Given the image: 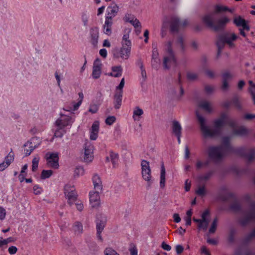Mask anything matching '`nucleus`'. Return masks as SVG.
Masks as SVG:
<instances>
[{"mask_svg":"<svg viewBox=\"0 0 255 255\" xmlns=\"http://www.w3.org/2000/svg\"><path fill=\"white\" fill-rule=\"evenodd\" d=\"M172 47L173 43L170 41L164 44L165 54L163 59V66L165 70H169L170 68L176 65V59L173 51Z\"/></svg>","mask_w":255,"mask_h":255,"instance_id":"obj_1","label":"nucleus"},{"mask_svg":"<svg viewBox=\"0 0 255 255\" xmlns=\"http://www.w3.org/2000/svg\"><path fill=\"white\" fill-rule=\"evenodd\" d=\"M128 34H125L123 37L122 47L120 49H116L114 51V57L116 59L120 58L127 59L129 57L131 50V42Z\"/></svg>","mask_w":255,"mask_h":255,"instance_id":"obj_2","label":"nucleus"},{"mask_svg":"<svg viewBox=\"0 0 255 255\" xmlns=\"http://www.w3.org/2000/svg\"><path fill=\"white\" fill-rule=\"evenodd\" d=\"M229 149V146L226 144L221 146H212L208 149V155L211 159L217 161L221 159L227 153Z\"/></svg>","mask_w":255,"mask_h":255,"instance_id":"obj_3","label":"nucleus"},{"mask_svg":"<svg viewBox=\"0 0 255 255\" xmlns=\"http://www.w3.org/2000/svg\"><path fill=\"white\" fill-rule=\"evenodd\" d=\"M141 166L142 177L147 182L148 186L150 187L152 180L149 162L145 160H143L141 161Z\"/></svg>","mask_w":255,"mask_h":255,"instance_id":"obj_4","label":"nucleus"},{"mask_svg":"<svg viewBox=\"0 0 255 255\" xmlns=\"http://www.w3.org/2000/svg\"><path fill=\"white\" fill-rule=\"evenodd\" d=\"M94 145L89 141L84 144L83 158L84 162H91L94 159Z\"/></svg>","mask_w":255,"mask_h":255,"instance_id":"obj_5","label":"nucleus"},{"mask_svg":"<svg viewBox=\"0 0 255 255\" xmlns=\"http://www.w3.org/2000/svg\"><path fill=\"white\" fill-rule=\"evenodd\" d=\"M193 221L198 223V228L200 230L206 231L210 222L209 211L208 210L205 211L202 214L201 219L194 218Z\"/></svg>","mask_w":255,"mask_h":255,"instance_id":"obj_6","label":"nucleus"},{"mask_svg":"<svg viewBox=\"0 0 255 255\" xmlns=\"http://www.w3.org/2000/svg\"><path fill=\"white\" fill-rule=\"evenodd\" d=\"M46 164L49 167L57 169L59 167L58 154L57 152H47L45 155Z\"/></svg>","mask_w":255,"mask_h":255,"instance_id":"obj_7","label":"nucleus"},{"mask_svg":"<svg viewBox=\"0 0 255 255\" xmlns=\"http://www.w3.org/2000/svg\"><path fill=\"white\" fill-rule=\"evenodd\" d=\"M125 85V79L123 78L118 86L116 87V93L114 96L115 107L119 109L122 103V97L123 95V89Z\"/></svg>","mask_w":255,"mask_h":255,"instance_id":"obj_8","label":"nucleus"},{"mask_svg":"<svg viewBox=\"0 0 255 255\" xmlns=\"http://www.w3.org/2000/svg\"><path fill=\"white\" fill-rule=\"evenodd\" d=\"M64 194L68 203L71 205L77 198L75 189L73 185L67 184L64 187Z\"/></svg>","mask_w":255,"mask_h":255,"instance_id":"obj_9","label":"nucleus"},{"mask_svg":"<svg viewBox=\"0 0 255 255\" xmlns=\"http://www.w3.org/2000/svg\"><path fill=\"white\" fill-rule=\"evenodd\" d=\"M202 22L208 27L217 30V27L216 26V14L214 13L207 14L202 17Z\"/></svg>","mask_w":255,"mask_h":255,"instance_id":"obj_10","label":"nucleus"},{"mask_svg":"<svg viewBox=\"0 0 255 255\" xmlns=\"http://www.w3.org/2000/svg\"><path fill=\"white\" fill-rule=\"evenodd\" d=\"M101 191L92 190L89 192V200L91 206L93 208H97L100 206L101 199L100 192Z\"/></svg>","mask_w":255,"mask_h":255,"instance_id":"obj_11","label":"nucleus"},{"mask_svg":"<svg viewBox=\"0 0 255 255\" xmlns=\"http://www.w3.org/2000/svg\"><path fill=\"white\" fill-rule=\"evenodd\" d=\"M197 116L200 122L201 130L206 137L212 136L215 134L214 132L206 126L204 118L198 114L197 112Z\"/></svg>","mask_w":255,"mask_h":255,"instance_id":"obj_12","label":"nucleus"},{"mask_svg":"<svg viewBox=\"0 0 255 255\" xmlns=\"http://www.w3.org/2000/svg\"><path fill=\"white\" fill-rule=\"evenodd\" d=\"M73 122L72 119L68 116L61 114L60 117L56 121V125L60 129L68 126Z\"/></svg>","mask_w":255,"mask_h":255,"instance_id":"obj_13","label":"nucleus"},{"mask_svg":"<svg viewBox=\"0 0 255 255\" xmlns=\"http://www.w3.org/2000/svg\"><path fill=\"white\" fill-rule=\"evenodd\" d=\"M237 39V36L234 33H230L226 34L222 39V41L227 44L229 47H235L234 42Z\"/></svg>","mask_w":255,"mask_h":255,"instance_id":"obj_14","label":"nucleus"},{"mask_svg":"<svg viewBox=\"0 0 255 255\" xmlns=\"http://www.w3.org/2000/svg\"><path fill=\"white\" fill-rule=\"evenodd\" d=\"M100 123L96 121L93 123L90 129V139L92 140H95L98 136L99 131Z\"/></svg>","mask_w":255,"mask_h":255,"instance_id":"obj_15","label":"nucleus"},{"mask_svg":"<svg viewBox=\"0 0 255 255\" xmlns=\"http://www.w3.org/2000/svg\"><path fill=\"white\" fill-rule=\"evenodd\" d=\"M113 24V19L112 16H107L105 18V23L103 25V31L104 33L110 35L112 33V26Z\"/></svg>","mask_w":255,"mask_h":255,"instance_id":"obj_16","label":"nucleus"},{"mask_svg":"<svg viewBox=\"0 0 255 255\" xmlns=\"http://www.w3.org/2000/svg\"><path fill=\"white\" fill-rule=\"evenodd\" d=\"M101 73V64L100 61L97 59L94 63L93 67L92 76L95 79L100 77Z\"/></svg>","mask_w":255,"mask_h":255,"instance_id":"obj_17","label":"nucleus"},{"mask_svg":"<svg viewBox=\"0 0 255 255\" xmlns=\"http://www.w3.org/2000/svg\"><path fill=\"white\" fill-rule=\"evenodd\" d=\"M187 20L180 21L179 19L175 18L173 19L171 23V29L172 30H177L182 27L185 26L187 24Z\"/></svg>","mask_w":255,"mask_h":255,"instance_id":"obj_18","label":"nucleus"},{"mask_svg":"<svg viewBox=\"0 0 255 255\" xmlns=\"http://www.w3.org/2000/svg\"><path fill=\"white\" fill-rule=\"evenodd\" d=\"M92 182L94 186V190L101 191L103 188L102 182L100 177L95 174L92 178Z\"/></svg>","mask_w":255,"mask_h":255,"instance_id":"obj_19","label":"nucleus"},{"mask_svg":"<svg viewBox=\"0 0 255 255\" xmlns=\"http://www.w3.org/2000/svg\"><path fill=\"white\" fill-rule=\"evenodd\" d=\"M181 129V126L179 123L177 121H173L172 123V131L173 133L177 136L179 143L180 142Z\"/></svg>","mask_w":255,"mask_h":255,"instance_id":"obj_20","label":"nucleus"},{"mask_svg":"<svg viewBox=\"0 0 255 255\" xmlns=\"http://www.w3.org/2000/svg\"><path fill=\"white\" fill-rule=\"evenodd\" d=\"M234 22L237 26L242 27L243 29L247 31L250 30V27L248 25L246 21L240 16L235 18Z\"/></svg>","mask_w":255,"mask_h":255,"instance_id":"obj_21","label":"nucleus"},{"mask_svg":"<svg viewBox=\"0 0 255 255\" xmlns=\"http://www.w3.org/2000/svg\"><path fill=\"white\" fill-rule=\"evenodd\" d=\"M232 75L229 73H226L223 75V85L222 89L224 91L227 90L229 88V81L232 79Z\"/></svg>","mask_w":255,"mask_h":255,"instance_id":"obj_22","label":"nucleus"},{"mask_svg":"<svg viewBox=\"0 0 255 255\" xmlns=\"http://www.w3.org/2000/svg\"><path fill=\"white\" fill-rule=\"evenodd\" d=\"M106 160L108 161H111L112 162L113 166L116 167L119 161V155L118 153L114 152L113 151H110L109 153V156H107Z\"/></svg>","mask_w":255,"mask_h":255,"instance_id":"obj_23","label":"nucleus"},{"mask_svg":"<svg viewBox=\"0 0 255 255\" xmlns=\"http://www.w3.org/2000/svg\"><path fill=\"white\" fill-rule=\"evenodd\" d=\"M91 41L92 44L96 45L98 41L99 32L97 28H92L90 30Z\"/></svg>","mask_w":255,"mask_h":255,"instance_id":"obj_24","label":"nucleus"},{"mask_svg":"<svg viewBox=\"0 0 255 255\" xmlns=\"http://www.w3.org/2000/svg\"><path fill=\"white\" fill-rule=\"evenodd\" d=\"M198 106L208 113H210L213 111L211 104L207 101H200L199 103Z\"/></svg>","mask_w":255,"mask_h":255,"instance_id":"obj_25","label":"nucleus"},{"mask_svg":"<svg viewBox=\"0 0 255 255\" xmlns=\"http://www.w3.org/2000/svg\"><path fill=\"white\" fill-rule=\"evenodd\" d=\"M24 153L26 156H28L32 152V151L36 148V145L32 143L31 141H27L24 145Z\"/></svg>","mask_w":255,"mask_h":255,"instance_id":"obj_26","label":"nucleus"},{"mask_svg":"<svg viewBox=\"0 0 255 255\" xmlns=\"http://www.w3.org/2000/svg\"><path fill=\"white\" fill-rule=\"evenodd\" d=\"M143 114L142 109L138 107H136L133 112L132 118L134 121H139Z\"/></svg>","mask_w":255,"mask_h":255,"instance_id":"obj_27","label":"nucleus"},{"mask_svg":"<svg viewBox=\"0 0 255 255\" xmlns=\"http://www.w3.org/2000/svg\"><path fill=\"white\" fill-rule=\"evenodd\" d=\"M165 174L166 171L164 165L163 164L161 166V173H160V186L161 188H164L165 186Z\"/></svg>","mask_w":255,"mask_h":255,"instance_id":"obj_28","label":"nucleus"},{"mask_svg":"<svg viewBox=\"0 0 255 255\" xmlns=\"http://www.w3.org/2000/svg\"><path fill=\"white\" fill-rule=\"evenodd\" d=\"M72 231L75 234L79 235L83 232V226L82 224L79 222L74 223L72 226Z\"/></svg>","mask_w":255,"mask_h":255,"instance_id":"obj_29","label":"nucleus"},{"mask_svg":"<svg viewBox=\"0 0 255 255\" xmlns=\"http://www.w3.org/2000/svg\"><path fill=\"white\" fill-rule=\"evenodd\" d=\"M227 119H228V116L227 115H226V114L222 115L221 117L219 119L216 120L215 122V128H220L222 127V126H223L225 123L226 122Z\"/></svg>","mask_w":255,"mask_h":255,"instance_id":"obj_30","label":"nucleus"},{"mask_svg":"<svg viewBox=\"0 0 255 255\" xmlns=\"http://www.w3.org/2000/svg\"><path fill=\"white\" fill-rule=\"evenodd\" d=\"M108 8L110 9V11L108 14V16H112V18L113 19V17L115 16L119 11V6L117 4H115L113 5L109 6Z\"/></svg>","mask_w":255,"mask_h":255,"instance_id":"obj_31","label":"nucleus"},{"mask_svg":"<svg viewBox=\"0 0 255 255\" xmlns=\"http://www.w3.org/2000/svg\"><path fill=\"white\" fill-rule=\"evenodd\" d=\"M122 68L121 66H115L112 68V72L110 75L114 77H119L122 75Z\"/></svg>","mask_w":255,"mask_h":255,"instance_id":"obj_32","label":"nucleus"},{"mask_svg":"<svg viewBox=\"0 0 255 255\" xmlns=\"http://www.w3.org/2000/svg\"><path fill=\"white\" fill-rule=\"evenodd\" d=\"M229 21L230 19L227 17H223L218 21H216V26L217 27V30L223 27Z\"/></svg>","mask_w":255,"mask_h":255,"instance_id":"obj_33","label":"nucleus"},{"mask_svg":"<svg viewBox=\"0 0 255 255\" xmlns=\"http://www.w3.org/2000/svg\"><path fill=\"white\" fill-rule=\"evenodd\" d=\"M249 91L252 96L254 104L255 105V84L252 81H249Z\"/></svg>","mask_w":255,"mask_h":255,"instance_id":"obj_34","label":"nucleus"},{"mask_svg":"<svg viewBox=\"0 0 255 255\" xmlns=\"http://www.w3.org/2000/svg\"><path fill=\"white\" fill-rule=\"evenodd\" d=\"M105 227L104 222H100L97 224V234L98 239L102 241L101 233Z\"/></svg>","mask_w":255,"mask_h":255,"instance_id":"obj_35","label":"nucleus"},{"mask_svg":"<svg viewBox=\"0 0 255 255\" xmlns=\"http://www.w3.org/2000/svg\"><path fill=\"white\" fill-rule=\"evenodd\" d=\"M40 157L38 155H35L32 160V171L35 172L38 168Z\"/></svg>","mask_w":255,"mask_h":255,"instance_id":"obj_36","label":"nucleus"},{"mask_svg":"<svg viewBox=\"0 0 255 255\" xmlns=\"http://www.w3.org/2000/svg\"><path fill=\"white\" fill-rule=\"evenodd\" d=\"M15 241V239L13 237H9L7 239H0V248L6 246L9 243H13Z\"/></svg>","mask_w":255,"mask_h":255,"instance_id":"obj_37","label":"nucleus"},{"mask_svg":"<svg viewBox=\"0 0 255 255\" xmlns=\"http://www.w3.org/2000/svg\"><path fill=\"white\" fill-rule=\"evenodd\" d=\"M249 132V130L247 128L242 127L239 128L235 131V134L239 135H246Z\"/></svg>","mask_w":255,"mask_h":255,"instance_id":"obj_38","label":"nucleus"},{"mask_svg":"<svg viewBox=\"0 0 255 255\" xmlns=\"http://www.w3.org/2000/svg\"><path fill=\"white\" fill-rule=\"evenodd\" d=\"M218 219L217 218H216L213 220V221L211 224V227L209 230V233L214 234L215 233L216 229L218 226Z\"/></svg>","mask_w":255,"mask_h":255,"instance_id":"obj_39","label":"nucleus"},{"mask_svg":"<svg viewBox=\"0 0 255 255\" xmlns=\"http://www.w3.org/2000/svg\"><path fill=\"white\" fill-rule=\"evenodd\" d=\"M82 103L78 101L77 103L72 102L68 108L67 111H74L77 110Z\"/></svg>","mask_w":255,"mask_h":255,"instance_id":"obj_40","label":"nucleus"},{"mask_svg":"<svg viewBox=\"0 0 255 255\" xmlns=\"http://www.w3.org/2000/svg\"><path fill=\"white\" fill-rule=\"evenodd\" d=\"M27 164H25L24 165H23L21 170L20 173L19 175L18 178L20 182H23L25 179V176L26 175L25 170L27 169Z\"/></svg>","mask_w":255,"mask_h":255,"instance_id":"obj_41","label":"nucleus"},{"mask_svg":"<svg viewBox=\"0 0 255 255\" xmlns=\"http://www.w3.org/2000/svg\"><path fill=\"white\" fill-rule=\"evenodd\" d=\"M196 193L199 196H204L207 193L206 189L205 186H199L196 190Z\"/></svg>","mask_w":255,"mask_h":255,"instance_id":"obj_42","label":"nucleus"},{"mask_svg":"<svg viewBox=\"0 0 255 255\" xmlns=\"http://www.w3.org/2000/svg\"><path fill=\"white\" fill-rule=\"evenodd\" d=\"M84 174V170L82 167H77L74 170V176L75 177H78L80 176H82Z\"/></svg>","mask_w":255,"mask_h":255,"instance_id":"obj_43","label":"nucleus"},{"mask_svg":"<svg viewBox=\"0 0 255 255\" xmlns=\"http://www.w3.org/2000/svg\"><path fill=\"white\" fill-rule=\"evenodd\" d=\"M14 160V154L12 152H10L5 158L4 161H3L9 166L10 163Z\"/></svg>","mask_w":255,"mask_h":255,"instance_id":"obj_44","label":"nucleus"},{"mask_svg":"<svg viewBox=\"0 0 255 255\" xmlns=\"http://www.w3.org/2000/svg\"><path fill=\"white\" fill-rule=\"evenodd\" d=\"M53 172L51 170H43L41 174V178L42 179L48 178L51 176Z\"/></svg>","mask_w":255,"mask_h":255,"instance_id":"obj_45","label":"nucleus"},{"mask_svg":"<svg viewBox=\"0 0 255 255\" xmlns=\"http://www.w3.org/2000/svg\"><path fill=\"white\" fill-rule=\"evenodd\" d=\"M228 10V8L224 5H218L215 7V13H220Z\"/></svg>","mask_w":255,"mask_h":255,"instance_id":"obj_46","label":"nucleus"},{"mask_svg":"<svg viewBox=\"0 0 255 255\" xmlns=\"http://www.w3.org/2000/svg\"><path fill=\"white\" fill-rule=\"evenodd\" d=\"M158 53L157 50H155L153 51L152 53V64L153 66H155L156 63H158L159 62V60L158 59Z\"/></svg>","mask_w":255,"mask_h":255,"instance_id":"obj_47","label":"nucleus"},{"mask_svg":"<svg viewBox=\"0 0 255 255\" xmlns=\"http://www.w3.org/2000/svg\"><path fill=\"white\" fill-rule=\"evenodd\" d=\"M129 23L132 24L134 28H139V29H141V23L136 17L133 18V20H132Z\"/></svg>","mask_w":255,"mask_h":255,"instance_id":"obj_48","label":"nucleus"},{"mask_svg":"<svg viewBox=\"0 0 255 255\" xmlns=\"http://www.w3.org/2000/svg\"><path fill=\"white\" fill-rule=\"evenodd\" d=\"M105 255H120L115 250L110 248H106L104 251Z\"/></svg>","mask_w":255,"mask_h":255,"instance_id":"obj_49","label":"nucleus"},{"mask_svg":"<svg viewBox=\"0 0 255 255\" xmlns=\"http://www.w3.org/2000/svg\"><path fill=\"white\" fill-rule=\"evenodd\" d=\"M135 17L131 14L127 13L124 17V20L126 22H130Z\"/></svg>","mask_w":255,"mask_h":255,"instance_id":"obj_50","label":"nucleus"},{"mask_svg":"<svg viewBox=\"0 0 255 255\" xmlns=\"http://www.w3.org/2000/svg\"><path fill=\"white\" fill-rule=\"evenodd\" d=\"M187 77L189 80L193 81L198 78V75L194 72H189L187 74Z\"/></svg>","mask_w":255,"mask_h":255,"instance_id":"obj_51","label":"nucleus"},{"mask_svg":"<svg viewBox=\"0 0 255 255\" xmlns=\"http://www.w3.org/2000/svg\"><path fill=\"white\" fill-rule=\"evenodd\" d=\"M116 121V118L114 116H110L108 117L106 121L105 122L107 125H112Z\"/></svg>","mask_w":255,"mask_h":255,"instance_id":"obj_52","label":"nucleus"},{"mask_svg":"<svg viewBox=\"0 0 255 255\" xmlns=\"http://www.w3.org/2000/svg\"><path fill=\"white\" fill-rule=\"evenodd\" d=\"M81 18L84 25H87L88 21L89 16L86 12H83L81 15Z\"/></svg>","mask_w":255,"mask_h":255,"instance_id":"obj_53","label":"nucleus"},{"mask_svg":"<svg viewBox=\"0 0 255 255\" xmlns=\"http://www.w3.org/2000/svg\"><path fill=\"white\" fill-rule=\"evenodd\" d=\"M74 202H76L75 204L77 209L80 211H82L84 208L82 202L80 200H77L76 199Z\"/></svg>","mask_w":255,"mask_h":255,"instance_id":"obj_54","label":"nucleus"},{"mask_svg":"<svg viewBox=\"0 0 255 255\" xmlns=\"http://www.w3.org/2000/svg\"><path fill=\"white\" fill-rule=\"evenodd\" d=\"M98 110V107L96 104L91 105L89 108V111L92 114L97 113Z\"/></svg>","mask_w":255,"mask_h":255,"instance_id":"obj_55","label":"nucleus"},{"mask_svg":"<svg viewBox=\"0 0 255 255\" xmlns=\"http://www.w3.org/2000/svg\"><path fill=\"white\" fill-rule=\"evenodd\" d=\"M6 212L5 209L0 207V220H3L5 218Z\"/></svg>","mask_w":255,"mask_h":255,"instance_id":"obj_56","label":"nucleus"},{"mask_svg":"<svg viewBox=\"0 0 255 255\" xmlns=\"http://www.w3.org/2000/svg\"><path fill=\"white\" fill-rule=\"evenodd\" d=\"M8 252L9 254L13 255L16 253L17 252V249L15 246H10L8 249Z\"/></svg>","mask_w":255,"mask_h":255,"instance_id":"obj_57","label":"nucleus"},{"mask_svg":"<svg viewBox=\"0 0 255 255\" xmlns=\"http://www.w3.org/2000/svg\"><path fill=\"white\" fill-rule=\"evenodd\" d=\"M205 165L206 163L200 160H198L196 164V166L197 169H200L205 167Z\"/></svg>","mask_w":255,"mask_h":255,"instance_id":"obj_58","label":"nucleus"},{"mask_svg":"<svg viewBox=\"0 0 255 255\" xmlns=\"http://www.w3.org/2000/svg\"><path fill=\"white\" fill-rule=\"evenodd\" d=\"M42 192V189L37 185L33 187V192L35 195H39Z\"/></svg>","mask_w":255,"mask_h":255,"instance_id":"obj_59","label":"nucleus"},{"mask_svg":"<svg viewBox=\"0 0 255 255\" xmlns=\"http://www.w3.org/2000/svg\"><path fill=\"white\" fill-rule=\"evenodd\" d=\"M201 253L205 255H211L208 249L205 246H202L201 248Z\"/></svg>","mask_w":255,"mask_h":255,"instance_id":"obj_60","label":"nucleus"},{"mask_svg":"<svg viewBox=\"0 0 255 255\" xmlns=\"http://www.w3.org/2000/svg\"><path fill=\"white\" fill-rule=\"evenodd\" d=\"M247 159L249 161H252L255 159V150L253 149L251 155L247 156Z\"/></svg>","mask_w":255,"mask_h":255,"instance_id":"obj_61","label":"nucleus"},{"mask_svg":"<svg viewBox=\"0 0 255 255\" xmlns=\"http://www.w3.org/2000/svg\"><path fill=\"white\" fill-rule=\"evenodd\" d=\"M191 185V182L188 179H187L185 183V189L186 191H189L190 189Z\"/></svg>","mask_w":255,"mask_h":255,"instance_id":"obj_62","label":"nucleus"},{"mask_svg":"<svg viewBox=\"0 0 255 255\" xmlns=\"http://www.w3.org/2000/svg\"><path fill=\"white\" fill-rule=\"evenodd\" d=\"M183 250L184 248L181 245H178L176 246V251L178 254L182 253Z\"/></svg>","mask_w":255,"mask_h":255,"instance_id":"obj_63","label":"nucleus"},{"mask_svg":"<svg viewBox=\"0 0 255 255\" xmlns=\"http://www.w3.org/2000/svg\"><path fill=\"white\" fill-rule=\"evenodd\" d=\"M161 247L163 249H164V250L167 251H169L171 249V247L169 245L166 244L164 242H163L162 243Z\"/></svg>","mask_w":255,"mask_h":255,"instance_id":"obj_64","label":"nucleus"}]
</instances>
